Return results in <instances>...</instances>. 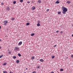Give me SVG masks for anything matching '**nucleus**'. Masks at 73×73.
<instances>
[{
    "mask_svg": "<svg viewBox=\"0 0 73 73\" xmlns=\"http://www.w3.org/2000/svg\"><path fill=\"white\" fill-rule=\"evenodd\" d=\"M62 9L63 10L62 12L63 14H66V12L68 11V9L67 8L64 7V6L62 7Z\"/></svg>",
    "mask_w": 73,
    "mask_h": 73,
    "instance_id": "nucleus-1",
    "label": "nucleus"
},
{
    "mask_svg": "<svg viewBox=\"0 0 73 73\" xmlns=\"http://www.w3.org/2000/svg\"><path fill=\"white\" fill-rule=\"evenodd\" d=\"M3 23H4V25H6L7 24H8V21L6 20V21H3Z\"/></svg>",
    "mask_w": 73,
    "mask_h": 73,
    "instance_id": "nucleus-2",
    "label": "nucleus"
},
{
    "mask_svg": "<svg viewBox=\"0 0 73 73\" xmlns=\"http://www.w3.org/2000/svg\"><path fill=\"white\" fill-rule=\"evenodd\" d=\"M15 50H19V48L18 47H16L15 48Z\"/></svg>",
    "mask_w": 73,
    "mask_h": 73,
    "instance_id": "nucleus-3",
    "label": "nucleus"
},
{
    "mask_svg": "<svg viewBox=\"0 0 73 73\" xmlns=\"http://www.w3.org/2000/svg\"><path fill=\"white\" fill-rule=\"evenodd\" d=\"M35 9H36V7H33L31 9V10H32L33 11V10H35Z\"/></svg>",
    "mask_w": 73,
    "mask_h": 73,
    "instance_id": "nucleus-4",
    "label": "nucleus"
},
{
    "mask_svg": "<svg viewBox=\"0 0 73 73\" xmlns=\"http://www.w3.org/2000/svg\"><path fill=\"white\" fill-rule=\"evenodd\" d=\"M22 41H21V42H19L18 44L19 45H21V44H22Z\"/></svg>",
    "mask_w": 73,
    "mask_h": 73,
    "instance_id": "nucleus-5",
    "label": "nucleus"
},
{
    "mask_svg": "<svg viewBox=\"0 0 73 73\" xmlns=\"http://www.w3.org/2000/svg\"><path fill=\"white\" fill-rule=\"evenodd\" d=\"M6 9L8 11L10 10V8H9V7H8L6 8Z\"/></svg>",
    "mask_w": 73,
    "mask_h": 73,
    "instance_id": "nucleus-6",
    "label": "nucleus"
},
{
    "mask_svg": "<svg viewBox=\"0 0 73 73\" xmlns=\"http://www.w3.org/2000/svg\"><path fill=\"white\" fill-rule=\"evenodd\" d=\"M60 3V2L58 1V0H57L55 2V4H59Z\"/></svg>",
    "mask_w": 73,
    "mask_h": 73,
    "instance_id": "nucleus-7",
    "label": "nucleus"
},
{
    "mask_svg": "<svg viewBox=\"0 0 73 73\" xmlns=\"http://www.w3.org/2000/svg\"><path fill=\"white\" fill-rule=\"evenodd\" d=\"M31 59V60H34L35 59V56H32Z\"/></svg>",
    "mask_w": 73,
    "mask_h": 73,
    "instance_id": "nucleus-8",
    "label": "nucleus"
},
{
    "mask_svg": "<svg viewBox=\"0 0 73 73\" xmlns=\"http://www.w3.org/2000/svg\"><path fill=\"white\" fill-rule=\"evenodd\" d=\"M40 62H44V60H43V59H40Z\"/></svg>",
    "mask_w": 73,
    "mask_h": 73,
    "instance_id": "nucleus-9",
    "label": "nucleus"
},
{
    "mask_svg": "<svg viewBox=\"0 0 73 73\" xmlns=\"http://www.w3.org/2000/svg\"><path fill=\"white\" fill-rule=\"evenodd\" d=\"M19 62H20V61H19V60H17L16 61V63L17 64H19Z\"/></svg>",
    "mask_w": 73,
    "mask_h": 73,
    "instance_id": "nucleus-10",
    "label": "nucleus"
},
{
    "mask_svg": "<svg viewBox=\"0 0 73 73\" xmlns=\"http://www.w3.org/2000/svg\"><path fill=\"white\" fill-rule=\"evenodd\" d=\"M16 58H17L16 56H13V59H16Z\"/></svg>",
    "mask_w": 73,
    "mask_h": 73,
    "instance_id": "nucleus-11",
    "label": "nucleus"
},
{
    "mask_svg": "<svg viewBox=\"0 0 73 73\" xmlns=\"http://www.w3.org/2000/svg\"><path fill=\"white\" fill-rule=\"evenodd\" d=\"M30 24V23H26V25H27V26L28 25H29Z\"/></svg>",
    "mask_w": 73,
    "mask_h": 73,
    "instance_id": "nucleus-12",
    "label": "nucleus"
},
{
    "mask_svg": "<svg viewBox=\"0 0 73 73\" xmlns=\"http://www.w3.org/2000/svg\"><path fill=\"white\" fill-rule=\"evenodd\" d=\"M18 55L19 57H21V54L20 53H18Z\"/></svg>",
    "mask_w": 73,
    "mask_h": 73,
    "instance_id": "nucleus-13",
    "label": "nucleus"
},
{
    "mask_svg": "<svg viewBox=\"0 0 73 73\" xmlns=\"http://www.w3.org/2000/svg\"><path fill=\"white\" fill-rule=\"evenodd\" d=\"M38 2L39 3H41V1L40 0H39L38 1Z\"/></svg>",
    "mask_w": 73,
    "mask_h": 73,
    "instance_id": "nucleus-14",
    "label": "nucleus"
},
{
    "mask_svg": "<svg viewBox=\"0 0 73 73\" xmlns=\"http://www.w3.org/2000/svg\"><path fill=\"white\" fill-rule=\"evenodd\" d=\"M37 26L38 27H39V26H40V24L39 23H38L37 25Z\"/></svg>",
    "mask_w": 73,
    "mask_h": 73,
    "instance_id": "nucleus-15",
    "label": "nucleus"
},
{
    "mask_svg": "<svg viewBox=\"0 0 73 73\" xmlns=\"http://www.w3.org/2000/svg\"><path fill=\"white\" fill-rule=\"evenodd\" d=\"M34 35H35V33H32L31 35V36H34Z\"/></svg>",
    "mask_w": 73,
    "mask_h": 73,
    "instance_id": "nucleus-16",
    "label": "nucleus"
},
{
    "mask_svg": "<svg viewBox=\"0 0 73 73\" xmlns=\"http://www.w3.org/2000/svg\"><path fill=\"white\" fill-rule=\"evenodd\" d=\"M61 12L60 11H59L58 12V15H60V14H61Z\"/></svg>",
    "mask_w": 73,
    "mask_h": 73,
    "instance_id": "nucleus-17",
    "label": "nucleus"
},
{
    "mask_svg": "<svg viewBox=\"0 0 73 73\" xmlns=\"http://www.w3.org/2000/svg\"><path fill=\"white\" fill-rule=\"evenodd\" d=\"M7 63H4L3 64V65H4V66H5V65H7Z\"/></svg>",
    "mask_w": 73,
    "mask_h": 73,
    "instance_id": "nucleus-18",
    "label": "nucleus"
},
{
    "mask_svg": "<svg viewBox=\"0 0 73 73\" xmlns=\"http://www.w3.org/2000/svg\"><path fill=\"white\" fill-rule=\"evenodd\" d=\"M55 57V56L54 55H53L52 56V59H53V58H54Z\"/></svg>",
    "mask_w": 73,
    "mask_h": 73,
    "instance_id": "nucleus-19",
    "label": "nucleus"
},
{
    "mask_svg": "<svg viewBox=\"0 0 73 73\" xmlns=\"http://www.w3.org/2000/svg\"><path fill=\"white\" fill-rule=\"evenodd\" d=\"M60 71L61 72H62V71H64V69H63L62 68L60 69Z\"/></svg>",
    "mask_w": 73,
    "mask_h": 73,
    "instance_id": "nucleus-20",
    "label": "nucleus"
},
{
    "mask_svg": "<svg viewBox=\"0 0 73 73\" xmlns=\"http://www.w3.org/2000/svg\"><path fill=\"white\" fill-rule=\"evenodd\" d=\"M67 3H68V4H70V2L69 1H67Z\"/></svg>",
    "mask_w": 73,
    "mask_h": 73,
    "instance_id": "nucleus-21",
    "label": "nucleus"
},
{
    "mask_svg": "<svg viewBox=\"0 0 73 73\" xmlns=\"http://www.w3.org/2000/svg\"><path fill=\"white\" fill-rule=\"evenodd\" d=\"M16 3V1H15L13 2V4H15Z\"/></svg>",
    "mask_w": 73,
    "mask_h": 73,
    "instance_id": "nucleus-22",
    "label": "nucleus"
},
{
    "mask_svg": "<svg viewBox=\"0 0 73 73\" xmlns=\"http://www.w3.org/2000/svg\"><path fill=\"white\" fill-rule=\"evenodd\" d=\"M15 20V18H12L11 19L12 21H13V20Z\"/></svg>",
    "mask_w": 73,
    "mask_h": 73,
    "instance_id": "nucleus-23",
    "label": "nucleus"
},
{
    "mask_svg": "<svg viewBox=\"0 0 73 73\" xmlns=\"http://www.w3.org/2000/svg\"><path fill=\"white\" fill-rule=\"evenodd\" d=\"M23 0H20V3H23Z\"/></svg>",
    "mask_w": 73,
    "mask_h": 73,
    "instance_id": "nucleus-24",
    "label": "nucleus"
},
{
    "mask_svg": "<svg viewBox=\"0 0 73 73\" xmlns=\"http://www.w3.org/2000/svg\"><path fill=\"white\" fill-rule=\"evenodd\" d=\"M3 54H2L1 55V56H0V58H1V57H3Z\"/></svg>",
    "mask_w": 73,
    "mask_h": 73,
    "instance_id": "nucleus-25",
    "label": "nucleus"
},
{
    "mask_svg": "<svg viewBox=\"0 0 73 73\" xmlns=\"http://www.w3.org/2000/svg\"><path fill=\"white\" fill-rule=\"evenodd\" d=\"M4 3H1V5H4Z\"/></svg>",
    "mask_w": 73,
    "mask_h": 73,
    "instance_id": "nucleus-26",
    "label": "nucleus"
},
{
    "mask_svg": "<svg viewBox=\"0 0 73 73\" xmlns=\"http://www.w3.org/2000/svg\"><path fill=\"white\" fill-rule=\"evenodd\" d=\"M46 11V12H49V9H47Z\"/></svg>",
    "mask_w": 73,
    "mask_h": 73,
    "instance_id": "nucleus-27",
    "label": "nucleus"
},
{
    "mask_svg": "<svg viewBox=\"0 0 73 73\" xmlns=\"http://www.w3.org/2000/svg\"><path fill=\"white\" fill-rule=\"evenodd\" d=\"M8 53L10 54H11V51H9L8 52Z\"/></svg>",
    "mask_w": 73,
    "mask_h": 73,
    "instance_id": "nucleus-28",
    "label": "nucleus"
},
{
    "mask_svg": "<svg viewBox=\"0 0 73 73\" xmlns=\"http://www.w3.org/2000/svg\"><path fill=\"white\" fill-rule=\"evenodd\" d=\"M3 73H7V71H3Z\"/></svg>",
    "mask_w": 73,
    "mask_h": 73,
    "instance_id": "nucleus-29",
    "label": "nucleus"
},
{
    "mask_svg": "<svg viewBox=\"0 0 73 73\" xmlns=\"http://www.w3.org/2000/svg\"><path fill=\"white\" fill-rule=\"evenodd\" d=\"M36 73V72L35 71H34L32 73Z\"/></svg>",
    "mask_w": 73,
    "mask_h": 73,
    "instance_id": "nucleus-30",
    "label": "nucleus"
},
{
    "mask_svg": "<svg viewBox=\"0 0 73 73\" xmlns=\"http://www.w3.org/2000/svg\"><path fill=\"white\" fill-rule=\"evenodd\" d=\"M60 33H61V34H62V33H63V31H61L60 32Z\"/></svg>",
    "mask_w": 73,
    "mask_h": 73,
    "instance_id": "nucleus-31",
    "label": "nucleus"
},
{
    "mask_svg": "<svg viewBox=\"0 0 73 73\" xmlns=\"http://www.w3.org/2000/svg\"><path fill=\"white\" fill-rule=\"evenodd\" d=\"M57 46L56 45H54V48H55V47H56V46Z\"/></svg>",
    "mask_w": 73,
    "mask_h": 73,
    "instance_id": "nucleus-32",
    "label": "nucleus"
},
{
    "mask_svg": "<svg viewBox=\"0 0 73 73\" xmlns=\"http://www.w3.org/2000/svg\"><path fill=\"white\" fill-rule=\"evenodd\" d=\"M38 23H40V21H38Z\"/></svg>",
    "mask_w": 73,
    "mask_h": 73,
    "instance_id": "nucleus-33",
    "label": "nucleus"
},
{
    "mask_svg": "<svg viewBox=\"0 0 73 73\" xmlns=\"http://www.w3.org/2000/svg\"><path fill=\"white\" fill-rule=\"evenodd\" d=\"M71 57H72V58H73V54L71 55Z\"/></svg>",
    "mask_w": 73,
    "mask_h": 73,
    "instance_id": "nucleus-34",
    "label": "nucleus"
},
{
    "mask_svg": "<svg viewBox=\"0 0 73 73\" xmlns=\"http://www.w3.org/2000/svg\"><path fill=\"white\" fill-rule=\"evenodd\" d=\"M27 3L28 4H29V3H30V2H29V1L27 2Z\"/></svg>",
    "mask_w": 73,
    "mask_h": 73,
    "instance_id": "nucleus-35",
    "label": "nucleus"
},
{
    "mask_svg": "<svg viewBox=\"0 0 73 73\" xmlns=\"http://www.w3.org/2000/svg\"><path fill=\"white\" fill-rule=\"evenodd\" d=\"M59 31H58V30L56 32V33H58V32Z\"/></svg>",
    "mask_w": 73,
    "mask_h": 73,
    "instance_id": "nucleus-36",
    "label": "nucleus"
},
{
    "mask_svg": "<svg viewBox=\"0 0 73 73\" xmlns=\"http://www.w3.org/2000/svg\"><path fill=\"white\" fill-rule=\"evenodd\" d=\"M40 68V66H38L37 67V68Z\"/></svg>",
    "mask_w": 73,
    "mask_h": 73,
    "instance_id": "nucleus-37",
    "label": "nucleus"
},
{
    "mask_svg": "<svg viewBox=\"0 0 73 73\" xmlns=\"http://www.w3.org/2000/svg\"><path fill=\"white\" fill-rule=\"evenodd\" d=\"M51 73H54V72H51Z\"/></svg>",
    "mask_w": 73,
    "mask_h": 73,
    "instance_id": "nucleus-38",
    "label": "nucleus"
},
{
    "mask_svg": "<svg viewBox=\"0 0 73 73\" xmlns=\"http://www.w3.org/2000/svg\"><path fill=\"white\" fill-rule=\"evenodd\" d=\"M9 73H12V72L10 71V72Z\"/></svg>",
    "mask_w": 73,
    "mask_h": 73,
    "instance_id": "nucleus-39",
    "label": "nucleus"
},
{
    "mask_svg": "<svg viewBox=\"0 0 73 73\" xmlns=\"http://www.w3.org/2000/svg\"><path fill=\"white\" fill-rule=\"evenodd\" d=\"M26 70H28V68H26Z\"/></svg>",
    "mask_w": 73,
    "mask_h": 73,
    "instance_id": "nucleus-40",
    "label": "nucleus"
},
{
    "mask_svg": "<svg viewBox=\"0 0 73 73\" xmlns=\"http://www.w3.org/2000/svg\"><path fill=\"white\" fill-rule=\"evenodd\" d=\"M72 27H73V24H72Z\"/></svg>",
    "mask_w": 73,
    "mask_h": 73,
    "instance_id": "nucleus-41",
    "label": "nucleus"
},
{
    "mask_svg": "<svg viewBox=\"0 0 73 73\" xmlns=\"http://www.w3.org/2000/svg\"><path fill=\"white\" fill-rule=\"evenodd\" d=\"M1 46H0V49H1Z\"/></svg>",
    "mask_w": 73,
    "mask_h": 73,
    "instance_id": "nucleus-42",
    "label": "nucleus"
},
{
    "mask_svg": "<svg viewBox=\"0 0 73 73\" xmlns=\"http://www.w3.org/2000/svg\"><path fill=\"white\" fill-rule=\"evenodd\" d=\"M1 27L0 26V29H1Z\"/></svg>",
    "mask_w": 73,
    "mask_h": 73,
    "instance_id": "nucleus-43",
    "label": "nucleus"
},
{
    "mask_svg": "<svg viewBox=\"0 0 73 73\" xmlns=\"http://www.w3.org/2000/svg\"><path fill=\"white\" fill-rule=\"evenodd\" d=\"M7 29V31H8V30H9V29Z\"/></svg>",
    "mask_w": 73,
    "mask_h": 73,
    "instance_id": "nucleus-44",
    "label": "nucleus"
},
{
    "mask_svg": "<svg viewBox=\"0 0 73 73\" xmlns=\"http://www.w3.org/2000/svg\"><path fill=\"white\" fill-rule=\"evenodd\" d=\"M8 50V51H9V49H8V50Z\"/></svg>",
    "mask_w": 73,
    "mask_h": 73,
    "instance_id": "nucleus-45",
    "label": "nucleus"
},
{
    "mask_svg": "<svg viewBox=\"0 0 73 73\" xmlns=\"http://www.w3.org/2000/svg\"><path fill=\"white\" fill-rule=\"evenodd\" d=\"M72 37H73V34H72Z\"/></svg>",
    "mask_w": 73,
    "mask_h": 73,
    "instance_id": "nucleus-46",
    "label": "nucleus"
},
{
    "mask_svg": "<svg viewBox=\"0 0 73 73\" xmlns=\"http://www.w3.org/2000/svg\"><path fill=\"white\" fill-rule=\"evenodd\" d=\"M67 58H68V57H67L66 58V59H67Z\"/></svg>",
    "mask_w": 73,
    "mask_h": 73,
    "instance_id": "nucleus-47",
    "label": "nucleus"
},
{
    "mask_svg": "<svg viewBox=\"0 0 73 73\" xmlns=\"http://www.w3.org/2000/svg\"><path fill=\"white\" fill-rule=\"evenodd\" d=\"M1 41V40L0 39V41Z\"/></svg>",
    "mask_w": 73,
    "mask_h": 73,
    "instance_id": "nucleus-48",
    "label": "nucleus"
},
{
    "mask_svg": "<svg viewBox=\"0 0 73 73\" xmlns=\"http://www.w3.org/2000/svg\"><path fill=\"white\" fill-rule=\"evenodd\" d=\"M72 7H73V6H72Z\"/></svg>",
    "mask_w": 73,
    "mask_h": 73,
    "instance_id": "nucleus-49",
    "label": "nucleus"
}]
</instances>
